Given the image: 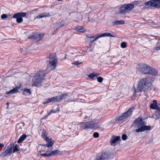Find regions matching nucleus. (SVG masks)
Returning <instances> with one entry per match:
<instances>
[{
	"instance_id": "nucleus-1",
	"label": "nucleus",
	"mask_w": 160,
	"mask_h": 160,
	"mask_svg": "<svg viewBox=\"0 0 160 160\" xmlns=\"http://www.w3.org/2000/svg\"><path fill=\"white\" fill-rule=\"evenodd\" d=\"M154 80L153 78L149 76L141 79L138 82L137 89H135L133 94L136 92H141L143 90L145 92L151 86Z\"/></svg>"
},
{
	"instance_id": "nucleus-2",
	"label": "nucleus",
	"mask_w": 160,
	"mask_h": 160,
	"mask_svg": "<svg viewBox=\"0 0 160 160\" xmlns=\"http://www.w3.org/2000/svg\"><path fill=\"white\" fill-rule=\"evenodd\" d=\"M145 122L142 118H138L134 120L132 126L133 127L132 131L137 133L142 132L146 131L151 130V126L145 125Z\"/></svg>"
},
{
	"instance_id": "nucleus-3",
	"label": "nucleus",
	"mask_w": 160,
	"mask_h": 160,
	"mask_svg": "<svg viewBox=\"0 0 160 160\" xmlns=\"http://www.w3.org/2000/svg\"><path fill=\"white\" fill-rule=\"evenodd\" d=\"M42 72H40L36 74L33 80V85L36 87L41 86V83L42 81L45 79L44 75L42 76Z\"/></svg>"
},
{
	"instance_id": "nucleus-4",
	"label": "nucleus",
	"mask_w": 160,
	"mask_h": 160,
	"mask_svg": "<svg viewBox=\"0 0 160 160\" xmlns=\"http://www.w3.org/2000/svg\"><path fill=\"white\" fill-rule=\"evenodd\" d=\"M145 9L149 8V7L159 8H160V0H151L144 3Z\"/></svg>"
},
{
	"instance_id": "nucleus-5",
	"label": "nucleus",
	"mask_w": 160,
	"mask_h": 160,
	"mask_svg": "<svg viewBox=\"0 0 160 160\" xmlns=\"http://www.w3.org/2000/svg\"><path fill=\"white\" fill-rule=\"evenodd\" d=\"M151 67L146 63H141L138 64L136 68L138 72H141L144 74L148 73Z\"/></svg>"
},
{
	"instance_id": "nucleus-6",
	"label": "nucleus",
	"mask_w": 160,
	"mask_h": 160,
	"mask_svg": "<svg viewBox=\"0 0 160 160\" xmlns=\"http://www.w3.org/2000/svg\"><path fill=\"white\" fill-rule=\"evenodd\" d=\"M50 64V67L52 69H54L58 64V59L56 55L54 54L50 55L49 60L47 61Z\"/></svg>"
},
{
	"instance_id": "nucleus-7",
	"label": "nucleus",
	"mask_w": 160,
	"mask_h": 160,
	"mask_svg": "<svg viewBox=\"0 0 160 160\" xmlns=\"http://www.w3.org/2000/svg\"><path fill=\"white\" fill-rule=\"evenodd\" d=\"M134 7V5L132 4H124L121 7L120 9V12L122 14H125L129 12Z\"/></svg>"
},
{
	"instance_id": "nucleus-8",
	"label": "nucleus",
	"mask_w": 160,
	"mask_h": 160,
	"mask_svg": "<svg viewBox=\"0 0 160 160\" xmlns=\"http://www.w3.org/2000/svg\"><path fill=\"white\" fill-rule=\"evenodd\" d=\"M134 108V107H131L128 111L123 113L121 116L117 117L116 120L120 121L128 117L132 114V111Z\"/></svg>"
},
{
	"instance_id": "nucleus-9",
	"label": "nucleus",
	"mask_w": 160,
	"mask_h": 160,
	"mask_svg": "<svg viewBox=\"0 0 160 160\" xmlns=\"http://www.w3.org/2000/svg\"><path fill=\"white\" fill-rule=\"evenodd\" d=\"M79 125L82 129L88 130L93 128L95 126V124L92 121H90L86 122L80 123Z\"/></svg>"
},
{
	"instance_id": "nucleus-10",
	"label": "nucleus",
	"mask_w": 160,
	"mask_h": 160,
	"mask_svg": "<svg viewBox=\"0 0 160 160\" xmlns=\"http://www.w3.org/2000/svg\"><path fill=\"white\" fill-rule=\"evenodd\" d=\"M12 145L10 144L7 147V150L3 152L2 153L0 154L1 157L5 156H6L10 155L12 153Z\"/></svg>"
},
{
	"instance_id": "nucleus-11",
	"label": "nucleus",
	"mask_w": 160,
	"mask_h": 160,
	"mask_svg": "<svg viewBox=\"0 0 160 160\" xmlns=\"http://www.w3.org/2000/svg\"><path fill=\"white\" fill-rule=\"evenodd\" d=\"M44 35V34H36L34 35H31L28 37V39L33 38L37 41H38L42 39Z\"/></svg>"
},
{
	"instance_id": "nucleus-12",
	"label": "nucleus",
	"mask_w": 160,
	"mask_h": 160,
	"mask_svg": "<svg viewBox=\"0 0 160 160\" xmlns=\"http://www.w3.org/2000/svg\"><path fill=\"white\" fill-rule=\"evenodd\" d=\"M100 38L99 34H98L96 35L92 36L90 37H87L86 39V41L87 42H90L91 43L97 40L98 38Z\"/></svg>"
},
{
	"instance_id": "nucleus-13",
	"label": "nucleus",
	"mask_w": 160,
	"mask_h": 160,
	"mask_svg": "<svg viewBox=\"0 0 160 160\" xmlns=\"http://www.w3.org/2000/svg\"><path fill=\"white\" fill-rule=\"evenodd\" d=\"M51 15L49 13L45 12L43 13H41L40 14L34 18V19H36L42 18L46 17H49Z\"/></svg>"
},
{
	"instance_id": "nucleus-14",
	"label": "nucleus",
	"mask_w": 160,
	"mask_h": 160,
	"mask_svg": "<svg viewBox=\"0 0 160 160\" xmlns=\"http://www.w3.org/2000/svg\"><path fill=\"white\" fill-rule=\"evenodd\" d=\"M45 140L47 142L48 145H44V146H46L47 148H48L52 147L53 145L54 141L51 138H47Z\"/></svg>"
},
{
	"instance_id": "nucleus-15",
	"label": "nucleus",
	"mask_w": 160,
	"mask_h": 160,
	"mask_svg": "<svg viewBox=\"0 0 160 160\" xmlns=\"http://www.w3.org/2000/svg\"><path fill=\"white\" fill-rule=\"evenodd\" d=\"M21 85L16 86L12 89L9 91L6 92V94H13L18 92V90L20 88Z\"/></svg>"
},
{
	"instance_id": "nucleus-16",
	"label": "nucleus",
	"mask_w": 160,
	"mask_h": 160,
	"mask_svg": "<svg viewBox=\"0 0 160 160\" xmlns=\"http://www.w3.org/2000/svg\"><path fill=\"white\" fill-rule=\"evenodd\" d=\"M109 157V155L107 153H103L99 156V157L97 160H108Z\"/></svg>"
},
{
	"instance_id": "nucleus-17",
	"label": "nucleus",
	"mask_w": 160,
	"mask_h": 160,
	"mask_svg": "<svg viewBox=\"0 0 160 160\" xmlns=\"http://www.w3.org/2000/svg\"><path fill=\"white\" fill-rule=\"evenodd\" d=\"M120 138V136H113L111 139L110 142L112 145L113 144L115 143L117 141H118Z\"/></svg>"
},
{
	"instance_id": "nucleus-18",
	"label": "nucleus",
	"mask_w": 160,
	"mask_h": 160,
	"mask_svg": "<svg viewBox=\"0 0 160 160\" xmlns=\"http://www.w3.org/2000/svg\"><path fill=\"white\" fill-rule=\"evenodd\" d=\"M26 15V13L24 12H20L17 13L15 14L12 16V18H18V17H24Z\"/></svg>"
},
{
	"instance_id": "nucleus-19",
	"label": "nucleus",
	"mask_w": 160,
	"mask_h": 160,
	"mask_svg": "<svg viewBox=\"0 0 160 160\" xmlns=\"http://www.w3.org/2000/svg\"><path fill=\"white\" fill-rule=\"evenodd\" d=\"M99 36L100 38L106 37H116L115 34H114L113 35H112L110 33H104L102 34H99Z\"/></svg>"
},
{
	"instance_id": "nucleus-20",
	"label": "nucleus",
	"mask_w": 160,
	"mask_h": 160,
	"mask_svg": "<svg viewBox=\"0 0 160 160\" xmlns=\"http://www.w3.org/2000/svg\"><path fill=\"white\" fill-rule=\"evenodd\" d=\"M150 108L153 109H158V107L157 106V102L156 100H154L153 101V103L150 105Z\"/></svg>"
},
{
	"instance_id": "nucleus-21",
	"label": "nucleus",
	"mask_w": 160,
	"mask_h": 160,
	"mask_svg": "<svg viewBox=\"0 0 160 160\" xmlns=\"http://www.w3.org/2000/svg\"><path fill=\"white\" fill-rule=\"evenodd\" d=\"M99 75V74L98 73L93 72L88 75V77L92 79H95L97 78V77Z\"/></svg>"
},
{
	"instance_id": "nucleus-22",
	"label": "nucleus",
	"mask_w": 160,
	"mask_h": 160,
	"mask_svg": "<svg viewBox=\"0 0 160 160\" xmlns=\"http://www.w3.org/2000/svg\"><path fill=\"white\" fill-rule=\"evenodd\" d=\"M148 73H149L152 75L156 76L158 74V72L157 70L151 67Z\"/></svg>"
},
{
	"instance_id": "nucleus-23",
	"label": "nucleus",
	"mask_w": 160,
	"mask_h": 160,
	"mask_svg": "<svg viewBox=\"0 0 160 160\" xmlns=\"http://www.w3.org/2000/svg\"><path fill=\"white\" fill-rule=\"evenodd\" d=\"M64 25V22H59L56 23L54 28L58 30L59 28H61Z\"/></svg>"
},
{
	"instance_id": "nucleus-24",
	"label": "nucleus",
	"mask_w": 160,
	"mask_h": 160,
	"mask_svg": "<svg viewBox=\"0 0 160 160\" xmlns=\"http://www.w3.org/2000/svg\"><path fill=\"white\" fill-rule=\"evenodd\" d=\"M112 23L113 25H116L123 24L125 22L124 21L122 20H115L112 22Z\"/></svg>"
},
{
	"instance_id": "nucleus-25",
	"label": "nucleus",
	"mask_w": 160,
	"mask_h": 160,
	"mask_svg": "<svg viewBox=\"0 0 160 160\" xmlns=\"http://www.w3.org/2000/svg\"><path fill=\"white\" fill-rule=\"evenodd\" d=\"M27 136L25 134H23L21 136L18 141V143L22 142L26 138Z\"/></svg>"
},
{
	"instance_id": "nucleus-26",
	"label": "nucleus",
	"mask_w": 160,
	"mask_h": 160,
	"mask_svg": "<svg viewBox=\"0 0 160 160\" xmlns=\"http://www.w3.org/2000/svg\"><path fill=\"white\" fill-rule=\"evenodd\" d=\"M24 95H27L28 94H31V91L29 89L26 88L24 89V91L23 92Z\"/></svg>"
},
{
	"instance_id": "nucleus-27",
	"label": "nucleus",
	"mask_w": 160,
	"mask_h": 160,
	"mask_svg": "<svg viewBox=\"0 0 160 160\" xmlns=\"http://www.w3.org/2000/svg\"><path fill=\"white\" fill-rule=\"evenodd\" d=\"M59 152V151L58 150H56L54 151H52L50 152V153L51 156H52L55 155L57 153H58Z\"/></svg>"
},
{
	"instance_id": "nucleus-28",
	"label": "nucleus",
	"mask_w": 160,
	"mask_h": 160,
	"mask_svg": "<svg viewBox=\"0 0 160 160\" xmlns=\"http://www.w3.org/2000/svg\"><path fill=\"white\" fill-rule=\"evenodd\" d=\"M42 136L43 138H44L45 140H46V138H48L47 137V133L45 130L42 131Z\"/></svg>"
},
{
	"instance_id": "nucleus-29",
	"label": "nucleus",
	"mask_w": 160,
	"mask_h": 160,
	"mask_svg": "<svg viewBox=\"0 0 160 160\" xmlns=\"http://www.w3.org/2000/svg\"><path fill=\"white\" fill-rule=\"evenodd\" d=\"M58 98V96H56L55 97H52L51 98H50L51 102H52L57 101Z\"/></svg>"
},
{
	"instance_id": "nucleus-30",
	"label": "nucleus",
	"mask_w": 160,
	"mask_h": 160,
	"mask_svg": "<svg viewBox=\"0 0 160 160\" xmlns=\"http://www.w3.org/2000/svg\"><path fill=\"white\" fill-rule=\"evenodd\" d=\"M155 114L156 115V118H155V119H157L159 118L160 112L158 110H156V111L155 112Z\"/></svg>"
},
{
	"instance_id": "nucleus-31",
	"label": "nucleus",
	"mask_w": 160,
	"mask_h": 160,
	"mask_svg": "<svg viewBox=\"0 0 160 160\" xmlns=\"http://www.w3.org/2000/svg\"><path fill=\"white\" fill-rule=\"evenodd\" d=\"M16 18L17 19L16 21L18 23H20L23 21V19L21 17H19L18 18Z\"/></svg>"
},
{
	"instance_id": "nucleus-32",
	"label": "nucleus",
	"mask_w": 160,
	"mask_h": 160,
	"mask_svg": "<svg viewBox=\"0 0 160 160\" xmlns=\"http://www.w3.org/2000/svg\"><path fill=\"white\" fill-rule=\"evenodd\" d=\"M83 29L82 27H78L76 28V30L79 32H83L84 30H82Z\"/></svg>"
},
{
	"instance_id": "nucleus-33",
	"label": "nucleus",
	"mask_w": 160,
	"mask_h": 160,
	"mask_svg": "<svg viewBox=\"0 0 160 160\" xmlns=\"http://www.w3.org/2000/svg\"><path fill=\"white\" fill-rule=\"evenodd\" d=\"M68 95L67 94H65L61 96H60L59 97H58V99H59L60 100H62L65 98Z\"/></svg>"
},
{
	"instance_id": "nucleus-34",
	"label": "nucleus",
	"mask_w": 160,
	"mask_h": 160,
	"mask_svg": "<svg viewBox=\"0 0 160 160\" xmlns=\"http://www.w3.org/2000/svg\"><path fill=\"white\" fill-rule=\"evenodd\" d=\"M121 47L122 48H125L127 47V43L125 42H122L121 44Z\"/></svg>"
},
{
	"instance_id": "nucleus-35",
	"label": "nucleus",
	"mask_w": 160,
	"mask_h": 160,
	"mask_svg": "<svg viewBox=\"0 0 160 160\" xmlns=\"http://www.w3.org/2000/svg\"><path fill=\"white\" fill-rule=\"evenodd\" d=\"M41 155L42 156H46L47 157H50L51 156L50 152L49 153H46L43 154H41Z\"/></svg>"
},
{
	"instance_id": "nucleus-36",
	"label": "nucleus",
	"mask_w": 160,
	"mask_h": 160,
	"mask_svg": "<svg viewBox=\"0 0 160 160\" xmlns=\"http://www.w3.org/2000/svg\"><path fill=\"white\" fill-rule=\"evenodd\" d=\"M97 81L99 82H102L103 81V78L101 77L97 78Z\"/></svg>"
},
{
	"instance_id": "nucleus-37",
	"label": "nucleus",
	"mask_w": 160,
	"mask_h": 160,
	"mask_svg": "<svg viewBox=\"0 0 160 160\" xmlns=\"http://www.w3.org/2000/svg\"><path fill=\"white\" fill-rule=\"evenodd\" d=\"M18 151H19V150L17 146L16 145L14 148L13 152V153Z\"/></svg>"
},
{
	"instance_id": "nucleus-38",
	"label": "nucleus",
	"mask_w": 160,
	"mask_h": 160,
	"mask_svg": "<svg viewBox=\"0 0 160 160\" xmlns=\"http://www.w3.org/2000/svg\"><path fill=\"white\" fill-rule=\"evenodd\" d=\"M127 138V136L126 134H123L122 135V138L123 140H126Z\"/></svg>"
},
{
	"instance_id": "nucleus-39",
	"label": "nucleus",
	"mask_w": 160,
	"mask_h": 160,
	"mask_svg": "<svg viewBox=\"0 0 160 160\" xmlns=\"http://www.w3.org/2000/svg\"><path fill=\"white\" fill-rule=\"evenodd\" d=\"M99 134L98 132H95L93 134V136L95 138H97L99 137Z\"/></svg>"
},
{
	"instance_id": "nucleus-40",
	"label": "nucleus",
	"mask_w": 160,
	"mask_h": 160,
	"mask_svg": "<svg viewBox=\"0 0 160 160\" xmlns=\"http://www.w3.org/2000/svg\"><path fill=\"white\" fill-rule=\"evenodd\" d=\"M7 17V16L6 14H3L1 16V18L2 19H4Z\"/></svg>"
},
{
	"instance_id": "nucleus-41",
	"label": "nucleus",
	"mask_w": 160,
	"mask_h": 160,
	"mask_svg": "<svg viewBox=\"0 0 160 160\" xmlns=\"http://www.w3.org/2000/svg\"><path fill=\"white\" fill-rule=\"evenodd\" d=\"M46 147H45V150H44V151H45V152H47V153H48V152H50L51 150V149H49V148H46V146H45Z\"/></svg>"
},
{
	"instance_id": "nucleus-42",
	"label": "nucleus",
	"mask_w": 160,
	"mask_h": 160,
	"mask_svg": "<svg viewBox=\"0 0 160 160\" xmlns=\"http://www.w3.org/2000/svg\"><path fill=\"white\" fill-rule=\"evenodd\" d=\"M160 49V45L158 46V45H157V46L155 48V50L156 51H158Z\"/></svg>"
},
{
	"instance_id": "nucleus-43",
	"label": "nucleus",
	"mask_w": 160,
	"mask_h": 160,
	"mask_svg": "<svg viewBox=\"0 0 160 160\" xmlns=\"http://www.w3.org/2000/svg\"><path fill=\"white\" fill-rule=\"evenodd\" d=\"M81 63V62H80L79 61H76L74 63V65H78L80 64Z\"/></svg>"
},
{
	"instance_id": "nucleus-44",
	"label": "nucleus",
	"mask_w": 160,
	"mask_h": 160,
	"mask_svg": "<svg viewBox=\"0 0 160 160\" xmlns=\"http://www.w3.org/2000/svg\"><path fill=\"white\" fill-rule=\"evenodd\" d=\"M54 30L53 32V33L52 34V35L56 34L57 33V31L58 30H56V29H55L54 28Z\"/></svg>"
},
{
	"instance_id": "nucleus-45",
	"label": "nucleus",
	"mask_w": 160,
	"mask_h": 160,
	"mask_svg": "<svg viewBox=\"0 0 160 160\" xmlns=\"http://www.w3.org/2000/svg\"><path fill=\"white\" fill-rule=\"evenodd\" d=\"M52 113H54V112H54V111H53L52 110L50 112H48V116H49L50 114L51 113H52Z\"/></svg>"
},
{
	"instance_id": "nucleus-46",
	"label": "nucleus",
	"mask_w": 160,
	"mask_h": 160,
	"mask_svg": "<svg viewBox=\"0 0 160 160\" xmlns=\"http://www.w3.org/2000/svg\"><path fill=\"white\" fill-rule=\"evenodd\" d=\"M48 115H45V116L43 117L42 118L43 119H46L48 117Z\"/></svg>"
},
{
	"instance_id": "nucleus-47",
	"label": "nucleus",
	"mask_w": 160,
	"mask_h": 160,
	"mask_svg": "<svg viewBox=\"0 0 160 160\" xmlns=\"http://www.w3.org/2000/svg\"><path fill=\"white\" fill-rule=\"evenodd\" d=\"M50 100V98H49L48 99H46V100L47 101L48 103H49V102H51Z\"/></svg>"
},
{
	"instance_id": "nucleus-48",
	"label": "nucleus",
	"mask_w": 160,
	"mask_h": 160,
	"mask_svg": "<svg viewBox=\"0 0 160 160\" xmlns=\"http://www.w3.org/2000/svg\"><path fill=\"white\" fill-rule=\"evenodd\" d=\"M4 146V144L2 143L0 144V148H3Z\"/></svg>"
},
{
	"instance_id": "nucleus-49",
	"label": "nucleus",
	"mask_w": 160,
	"mask_h": 160,
	"mask_svg": "<svg viewBox=\"0 0 160 160\" xmlns=\"http://www.w3.org/2000/svg\"><path fill=\"white\" fill-rule=\"evenodd\" d=\"M38 10V9H35L31 11L32 13H33L34 11H37Z\"/></svg>"
},
{
	"instance_id": "nucleus-50",
	"label": "nucleus",
	"mask_w": 160,
	"mask_h": 160,
	"mask_svg": "<svg viewBox=\"0 0 160 160\" xmlns=\"http://www.w3.org/2000/svg\"><path fill=\"white\" fill-rule=\"evenodd\" d=\"M47 103H48V102H47V101L46 100L43 102V103L44 104H46Z\"/></svg>"
},
{
	"instance_id": "nucleus-51",
	"label": "nucleus",
	"mask_w": 160,
	"mask_h": 160,
	"mask_svg": "<svg viewBox=\"0 0 160 160\" xmlns=\"http://www.w3.org/2000/svg\"><path fill=\"white\" fill-rule=\"evenodd\" d=\"M91 115V114L90 115H88V116H86L85 117V118H88V117H89L90 115Z\"/></svg>"
},
{
	"instance_id": "nucleus-52",
	"label": "nucleus",
	"mask_w": 160,
	"mask_h": 160,
	"mask_svg": "<svg viewBox=\"0 0 160 160\" xmlns=\"http://www.w3.org/2000/svg\"><path fill=\"white\" fill-rule=\"evenodd\" d=\"M157 110H158L160 112V107H158Z\"/></svg>"
},
{
	"instance_id": "nucleus-53",
	"label": "nucleus",
	"mask_w": 160,
	"mask_h": 160,
	"mask_svg": "<svg viewBox=\"0 0 160 160\" xmlns=\"http://www.w3.org/2000/svg\"><path fill=\"white\" fill-rule=\"evenodd\" d=\"M59 109L58 108H57V111H56V112H59Z\"/></svg>"
},
{
	"instance_id": "nucleus-54",
	"label": "nucleus",
	"mask_w": 160,
	"mask_h": 160,
	"mask_svg": "<svg viewBox=\"0 0 160 160\" xmlns=\"http://www.w3.org/2000/svg\"><path fill=\"white\" fill-rule=\"evenodd\" d=\"M7 104L8 105H8H9V103L8 102H7Z\"/></svg>"
}]
</instances>
